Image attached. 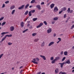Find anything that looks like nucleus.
<instances>
[{
	"instance_id": "obj_50",
	"label": "nucleus",
	"mask_w": 74,
	"mask_h": 74,
	"mask_svg": "<svg viewBox=\"0 0 74 74\" xmlns=\"http://www.w3.org/2000/svg\"><path fill=\"white\" fill-rule=\"evenodd\" d=\"M32 27H33V26H32V25H30L29 26V28H30V29H32Z\"/></svg>"
},
{
	"instance_id": "obj_6",
	"label": "nucleus",
	"mask_w": 74,
	"mask_h": 74,
	"mask_svg": "<svg viewBox=\"0 0 74 74\" xmlns=\"http://www.w3.org/2000/svg\"><path fill=\"white\" fill-rule=\"evenodd\" d=\"M24 7H25V5H22V6L18 8V10H22V9H23Z\"/></svg>"
},
{
	"instance_id": "obj_7",
	"label": "nucleus",
	"mask_w": 74,
	"mask_h": 74,
	"mask_svg": "<svg viewBox=\"0 0 74 74\" xmlns=\"http://www.w3.org/2000/svg\"><path fill=\"white\" fill-rule=\"evenodd\" d=\"M25 24V23L23 22H21V27H23V26H24V24Z\"/></svg>"
},
{
	"instance_id": "obj_42",
	"label": "nucleus",
	"mask_w": 74,
	"mask_h": 74,
	"mask_svg": "<svg viewBox=\"0 0 74 74\" xmlns=\"http://www.w3.org/2000/svg\"><path fill=\"white\" fill-rule=\"evenodd\" d=\"M36 60H37V61H39V60H40V59H39V58H36Z\"/></svg>"
},
{
	"instance_id": "obj_38",
	"label": "nucleus",
	"mask_w": 74,
	"mask_h": 74,
	"mask_svg": "<svg viewBox=\"0 0 74 74\" xmlns=\"http://www.w3.org/2000/svg\"><path fill=\"white\" fill-rule=\"evenodd\" d=\"M4 17H1L0 18V21H2V20H3V19H4Z\"/></svg>"
},
{
	"instance_id": "obj_17",
	"label": "nucleus",
	"mask_w": 74,
	"mask_h": 74,
	"mask_svg": "<svg viewBox=\"0 0 74 74\" xmlns=\"http://www.w3.org/2000/svg\"><path fill=\"white\" fill-rule=\"evenodd\" d=\"M30 5V4H27L25 6V9H27V8Z\"/></svg>"
},
{
	"instance_id": "obj_21",
	"label": "nucleus",
	"mask_w": 74,
	"mask_h": 74,
	"mask_svg": "<svg viewBox=\"0 0 74 74\" xmlns=\"http://www.w3.org/2000/svg\"><path fill=\"white\" fill-rule=\"evenodd\" d=\"M28 12H29V11L28 10L26 11V12H25V13H24V14L26 15H27V14H28Z\"/></svg>"
},
{
	"instance_id": "obj_24",
	"label": "nucleus",
	"mask_w": 74,
	"mask_h": 74,
	"mask_svg": "<svg viewBox=\"0 0 74 74\" xmlns=\"http://www.w3.org/2000/svg\"><path fill=\"white\" fill-rule=\"evenodd\" d=\"M28 14L29 15V16H32V13L31 12L29 11V12Z\"/></svg>"
},
{
	"instance_id": "obj_48",
	"label": "nucleus",
	"mask_w": 74,
	"mask_h": 74,
	"mask_svg": "<svg viewBox=\"0 0 74 74\" xmlns=\"http://www.w3.org/2000/svg\"><path fill=\"white\" fill-rule=\"evenodd\" d=\"M63 12V11L62 10L61 11L59 12V14H60Z\"/></svg>"
},
{
	"instance_id": "obj_4",
	"label": "nucleus",
	"mask_w": 74,
	"mask_h": 74,
	"mask_svg": "<svg viewBox=\"0 0 74 74\" xmlns=\"http://www.w3.org/2000/svg\"><path fill=\"white\" fill-rule=\"evenodd\" d=\"M43 25V23H41L39 25H38L36 27L37 28H39V27H40L41 26H42Z\"/></svg>"
},
{
	"instance_id": "obj_1",
	"label": "nucleus",
	"mask_w": 74,
	"mask_h": 74,
	"mask_svg": "<svg viewBox=\"0 0 74 74\" xmlns=\"http://www.w3.org/2000/svg\"><path fill=\"white\" fill-rule=\"evenodd\" d=\"M58 10H59L58 9V7H57V6H56L54 8L53 12H56L58 11Z\"/></svg>"
},
{
	"instance_id": "obj_57",
	"label": "nucleus",
	"mask_w": 74,
	"mask_h": 74,
	"mask_svg": "<svg viewBox=\"0 0 74 74\" xmlns=\"http://www.w3.org/2000/svg\"><path fill=\"white\" fill-rule=\"evenodd\" d=\"M55 23V21H53L52 22V24H54Z\"/></svg>"
},
{
	"instance_id": "obj_2",
	"label": "nucleus",
	"mask_w": 74,
	"mask_h": 74,
	"mask_svg": "<svg viewBox=\"0 0 74 74\" xmlns=\"http://www.w3.org/2000/svg\"><path fill=\"white\" fill-rule=\"evenodd\" d=\"M33 61H32V63H34L35 64H38V62H37L35 61H36V60L35 58H34L33 59Z\"/></svg>"
},
{
	"instance_id": "obj_64",
	"label": "nucleus",
	"mask_w": 74,
	"mask_h": 74,
	"mask_svg": "<svg viewBox=\"0 0 74 74\" xmlns=\"http://www.w3.org/2000/svg\"><path fill=\"white\" fill-rule=\"evenodd\" d=\"M41 74H45V73H41Z\"/></svg>"
},
{
	"instance_id": "obj_54",
	"label": "nucleus",
	"mask_w": 74,
	"mask_h": 74,
	"mask_svg": "<svg viewBox=\"0 0 74 74\" xmlns=\"http://www.w3.org/2000/svg\"><path fill=\"white\" fill-rule=\"evenodd\" d=\"M63 52L62 51L61 52L60 54L61 55H63Z\"/></svg>"
},
{
	"instance_id": "obj_31",
	"label": "nucleus",
	"mask_w": 74,
	"mask_h": 74,
	"mask_svg": "<svg viewBox=\"0 0 74 74\" xmlns=\"http://www.w3.org/2000/svg\"><path fill=\"white\" fill-rule=\"evenodd\" d=\"M35 1H36L35 0H32L31 1V3H35Z\"/></svg>"
},
{
	"instance_id": "obj_34",
	"label": "nucleus",
	"mask_w": 74,
	"mask_h": 74,
	"mask_svg": "<svg viewBox=\"0 0 74 74\" xmlns=\"http://www.w3.org/2000/svg\"><path fill=\"white\" fill-rule=\"evenodd\" d=\"M30 12H31L32 13H34V12H35V10H32L31 11H30Z\"/></svg>"
},
{
	"instance_id": "obj_25",
	"label": "nucleus",
	"mask_w": 74,
	"mask_h": 74,
	"mask_svg": "<svg viewBox=\"0 0 74 74\" xmlns=\"http://www.w3.org/2000/svg\"><path fill=\"white\" fill-rule=\"evenodd\" d=\"M5 23H6V22H3L1 24L2 26H4V25H5Z\"/></svg>"
},
{
	"instance_id": "obj_5",
	"label": "nucleus",
	"mask_w": 74,
	"mask_h": 74,
	"mask_svg": "<svg viewBox=\"0 0 74 74\" xmlns=\"http://www.w3.org/2000/svg\"><path fill=\"white\" fill-rule=\"evenodd\" d=\"M51 32H52V29L51 28H49L47 30V33H51Z\"/></svg>"
},
{
	"instance_id": "obj_39",
	"label": "nucleus",
	"mask_w": 74,
	"mask_h": 74,
	"mask_svg": "<svg viewBox=\"0 0 74 74\" xmlns=\"http://www.w3.org/2000/svg\"><path fill=\"white\" fill-rule=\"evenodd\" d=\"M3 55H4L3 54H2L0 55V59H1L2 58V56H3Z\"/></svg>"
},
{
	"instance_id": "obj_44",
	"label": "nucleus",
	"mask_w": 74,
	"mask_h": 74,
	"mask_svg": "<svg viewBox=\"0 0 74 74\" xmlns=\"http://www.w3.org/2000/svg\"><path fill=\"white\" fill-rule=\"evenodd\" d=\"M50 60H53V57H51L50 58Z\"/></svg>"
},
{
	"instance_id": "obj_30",
	"label": "nucleus",
	"mask_w": 74,
	"mask_h": 74,
	"mask_svg": "<svg viewBox=\"0 0 74 74\" xmlns=\"http://www.w3.org/2000/svg\"><path fill=\"white\" fill-rule=\"evenodd\" d=\"M28 29H26L25 30H24L23 32V33H25V32H26V31H27V30H28Z\"/></svg>"
},
{
	"instance_id": "obj_29",
	"label": "nucleus",
	"mask_w": 74,
	"mask_h": 74,
	"mask_svg": "<svg viewBox=\"0 0 74 74\" xmlns=\"http://www.w3.org/2000/svg\"><path fill=\"white\" fill-rule=\"evenodd\" d=\"M60 58V57H56V59H55V60H56V61L58 60H59V59Z\"/></svg>"
},
{
	"instance_id": "obj_23",
	"label": "nucleus",
	"mask_w": 74,
	"mask_h": 74,
	"mask_svg": "<svg viewBox=\"0 0 74 74\" xmlns=\"http://www.w3.org/2000/svg\"><path fill=\"white\" fill-rule=\"evenodd\" d=\"M5 36L6 37H12V35H11V34L9 35H7Z\"/></svg>"
},
{
	"instance_id": "obj_46",
	"label": "nucleus",
	"mask_w": 74,
	"mask_h": 74,
	"mask_svg": "<svg viewBox=\"0 0 74 74\" xmlns=\"http://www.w3.org/2000/svg\"><path fill=\"white\" fill-rule=\"evenodd\" d=\"M56 34L54 33L53 34V37H56Z\"/></svg>"
},
{
	"instance_id": "obj_8",
	"label": "nucleus",
	"mask_w": 74,
	"mask_h": 74,
	"mask_svg": "<svg viewBox=\"0 0 74 74\" xmlns=\"http://www.w3.org/2000/svg\"><path fill=\"white\" fill-rule=\"evenodd\" d=\"M59 64H60L61 67V68H62V67H63V65H64V64H65V62H64L62 63H59Z\"/></svg>"
},
{
	"instance_id": "obj_53",
	"label": "nucleus",
	"mask_w": 74,
	"mask_h": 74,
	"mask_svg": "<svg viewBox=\"0 0 74 74\" xmlns=\"http://www.w3.org/2000/svg\"><path fill=\"white\" fill-rule=\"evenodd\" d=\"M61 74H66V73L65 72H62Z\"/></svg>"
},
{
	"instance_id": "obj_26",
	"label": "nucleus",
	"mask_w": 74,
	"mask_h": 74,
	"mask_svg": "<svg viewBox=\"0 0 74 74\" xmlns=\"http://www.w3.org/2000/svg\"><path fill=\"white\" fill-rule=\"evenodd\" d=\"M38 40H39V39L38 38H36L34 40V41L35 42H37Z\"/></svg>"
},
{
	"instance_id": "obj_15",
	"label": "nucleus",
	"mask_w": 74,
	"mask_h": 74,
	"mask_svg": "<svg viewBox=\"0 0 74 74\" xmlns=\"http://www.w3.org/2000/svg\"><path fill=\"white\" fill-rule=\"evenodd\" d=\"M65 63H67V64H70V60H67L65 62Z\"/></svg>"
},
{
	"instance_id": "obj_45",
	"label": "nucleus",
	"mask_w": 74,
	"mask_h": 74,
	"mask_svg": "<svg viewBox=\"0 0 74 74\" xmlns=\"http://www.w3.org/2000/svg\"><path fill=\"white\" fill-rule=\"evenodd\" d=\"M5 7V4H3V5L2 7V8H4V7Z\"/></svg>"
},
{
	"instance_id": "obj_43",
	"label": "nucleus",
	"mask_w": 74,
	"mask_h": 74,
	"mask_svg": "<svg viewBox=\"0 0 74 74\" xmlns=\"http://www.w3.org/2000/svg\"><path fill=\"white\" fill-rule=\"evenodd\" d=\"M64 18H66V14H65L64 16Z\"/></svg>"
},
{
	"instance_id": "obj_62",
	"label": "nucleus",
	"mask_w": 74,
	"mask_h": 74,
	"mask_svg": "<svg viewBox=\"0 0 74 74\" xmlns=\"http://www.w3.org/2000/svg\"><path fill=\"white\" fill-rule=\"evenodd\" d=\"M68 21V20H66V21H65V22H66V23H67V22Z\"/></svg>"
},
{
	"instance_id": "obj_49",
	"label": "nucleus",
	"mask_w": 74,
	"mask_h": 74,
	"mask_svg": "<svg viewBox=\"0 0 74 74\" xmlns=\"http://www.w3.org/2000/svg\"><path fill=\"white\" fill-rule=\"evenodd\" d=\"M8 3H9V1H7L5 2V3L7 4Z\"/></svg>"
},
{
	"instance_id": "obj_52",
	"label": "nucleus",
	"mask_w": 74,
	"mask_h": 74,
	"mask_svg": "<svg viewBox=\"0 0 74 74\" xmlns=\"http://www.w3.org/2000/svg\"><path fill=\"white\" fill-rule=\"evenodd\" d=\"M58 39L59 40V41H61V38H58Z\"/></svg>"
},
{
	"instance_id": "obj_13",
	"label": "nucleus",
	"mask_w": 74,
	"mask_h": 74,
	"mask_svg": "<svg viewBox=\"0 0 74 74\" xmlns=\"http://www.w3.org/2000/svg\"><path fill=\"white\" fill-rule=\"evenodd\" d=\"M36 8H38V10H40L41 9V6L40 5H38L36 6Z\"/></svg>"
},
{
	"instance_id": "obj_36",
	"label": "nucleus",
	"mask_w": 74,
	"mask_h": 74,
	"mask_svg": "<svg viewBox=\"0 0 74 74\" xmlns=\"http://www.w3.org/2000/svg\"><path fill=\"white\" fill-rule=\"evenodd\" d=\"M43 23L45 24V25H47V23L46 21H44Z\"/></svg>"
},
{
	"instance_id": "obj_61",
	"label": "nucleus",
	"mask_w": 74,
	"mask_h": 74,
	"mask_svg": "<svg viewBox=\"0 0 74 74\" xmlns=\"http://www.w3.org/2000/svg\"><path fill=\"white\" fill-rule=\"evenodd\" d=\"M59 42H60V41H58L57 42V44H58V43H59Z\"/></svg>"
},
{
	"instance_id": "obj_32",
	"label": "nucleus",
	"mask_w": 74,
	"mask_h": 74,
	"mask_svg": "<svg viewBox=\"0 0 74 74\" xmlns=\"http://www.w3.org/2000/svg\"><path fill=\"white\" fill-rule=\"evenodd\" d=\"M55 61H56V60L55 59H54L53 60L52 62H51V63H55Z\"/></svg>"
},
{
	"instance_id": "obj_56",
	"label": "nucleus",
	"mask_w": 74,
	"mask_h": 74,
	"mask_svg": "<svg viewBox=\"0 0 74 74\" xmlns=\"http://www.w3.org/2000/svg\"><path fill=\"white\" fill-rule=\"evenodd\" d=\"M41 72H39L37 74H41Z\"/></svg>"
},
{
	"instance_id": "obj_37",
	"label": "nucleus",
	"mask_w": 74,
	"mask_h": 74,
	"mask_svg": "<svg viewBox=\"0 0 74 74\" xmlns=\"http://www.w3.org/2000/svg\"><path fill=\"white\" fill-rule=\"evenodd\" d=\"M65 59H66V57H64L62 60V62L64 61L65 60Z\"/></svg>"
},
{
	"instance_id": "obj_51",
	"label": "nucleus",
	"mask_w": 74,
	"mask_h": 74,
	"mask_svg": "<svg viewBox=\"0 0 74 74\" xmlns=\"http://www.w3.org/2000/svg\"><path fill=\"white\" fill-rule=\"evenodd\" d=\"M41 5H43V4H44V2H42L41 3Z\"/></svg>"
},
{
	"instance_id": "obj_11",
	"label": "nucleus",
	"mask_w": 74,
	"mask_h": 74,
	"mask_svg": "<svg viewBox=\"0 0 74 74\" xmlns=\"http://www.w3.org/2000/svg\"><path fill=\"white\" fill-rule=\"evenodd\" d=\"M40 56L41 58H43L44 60H46V58H45V56L41 55Z\"/></svg>"
},
{
	"instance_id": "obj_60",
	"label": "nucleus",
	"mask_w": 74,
	"mask_h": 74,
	"mask_svg": "<svg viewBox=\"0 0 74 74\" xmlns=\"http://www.w3.org/2000/svg\"><path fill=\"white\" fill-rule=\"evenodd\" d=\"M28 18H29V17H27V18L25 20V21H27V19H28Z\"/></svg>"
},
{
	"instance_id": "obj_47",
	"label": "nucleus",
	"mask_w": 74,
	"mask_h": 74,
	"mask_svg": "<svg viewBox=\"0 0 74 74\" xmlns=\"http://www.w3.org/2000/svg\"><path fill=\"white\" fill-rule=\"evenodd\" d=\"M5 34V32H2V33H1V34L2 35H3V34Z\"/></svg>"
},
{
	"instance_id": "obj_20",
	"label": "nucleus",
	"mask_w": 74,
	"mask_h": 74,
	"mask_svg": "<svg viewBox=\"0 0 74 74\" xmlns=\"http://www.w3.org/2000/svg\"><path fill=\"white\" fill-rule=\"evenodd\" d=\"M6 36H5V37H4V38H3L2 39H1V41H4V40L5 38H6Z\"/></svg>"
},
{
	"instance_id": "obj_28",
	"label": "nucleus",
	"mask_w": 74,
	"mask_h": 74,
	"mask_svg": "<svg viewBox=\"0 0 74 74\" xmlns=\"http://www.w3.org/2000/svg\"><path fill=\"white\" fill-rule=\"evenodd\" d=\"M67 11L68 13H69V12H70V8H69L68 10H67Z\"/></svg>"
},
{
	"instance_id": "obj_9",
	"label": "nucleus",
	"mask_w": 74,
	"mask_h": 74,
	"mask_svg": "<svg viewBox=\"0 0 74 74\" xmlns=\"http://www.w3.org/2000/svg\"><path fill=\"white\" fill-rule=\"evenodd\" d=\"M55 73L56 74H57L59 73V69L57 68L55 70Z\"/></svg>"
},
{
	"instance_id": "obj_55",
	"label": "nucleus",
	"mask_w": 74,
	"mask_h": 74,
	"mask_svg": "<svg viewBox=\"0 0 74 74\" xmlns=\"http://www.w3.org/2000/svg\"><path fill=\"white\" fill-rule=\"evenodd\" d=\"M73 10H71V11H70V13H72V12H73Z\"/></svg>"
},
{
	"instance_id": "obj_58",
	"label": "nucleus",
	"mask_w": 74,
	"mask_h": 74,
	"mask_svg": "<svg viewBox=\"0 0 74 74\" xmlns=\"http://www.w3.org/2000/svg\"><path fill=\"white\" fill-rule=\"evenodd\" d=\"M27 26H28V27L30 26V24L28 23L27 24Z\"/></svg>"
},
{
	"instance_id": "obj_12",
	"label": "nucleus",
	"mask_w": 74,
	"mask_h": 74,
	"mask_svg": "<svg viewBox=\"0 0 74 74\" xmlns=\"http://www.w3.org/2000/svg\"><path fill=\"white\" fill-rule=\"evenodd\" d=\"M54 6H55V4L52 3L50 7L51 8H53L54 7Z\"/></svg>"
},
{
	"instance_id": "obj_18",
	"label": "nucleus",
	"mask_w": 74,
	"mask_h": 74,
	"mask_svg": "<svg viewBox=\"0 0 74 74\" xmlns=\"http://www.w3.org/2000/svg\"><path fill=\"white\" fill-rule=\"evenodd\" d=\"M45 45V42H44L43 43H42L41 45V47H44V46Z\"/></svg>"
},
{
	"instance_id": "obj_27",
	"label": "nucleus",
	"mask_w": 74,
	"mask_h": 74,
	"mask_svg": "<svg viewBox=\"0 0 74 74\" xmlns=\"http://www.w3.org/2000/svg\"><path fill=\"white\" fill-rule=\"evenodd\" d=\"M58 17H55L53 18L54 21H57V20H58Z\"/></svg>"
},
{
	"instance_id": "obj_33",
	"label": "nucleus",
	"mask_w": 74,
	"mask_h": 74,
	"mask_svg": "<svg viewBox=\"0 0 74 74\" xmlns=\"http://www.w3.org/2000/svg\"><path fill=\"white\" fill-rule=\"evenodd\" d=\"M36 20H37V18H34L33 19V21H36Z\"/></svg>"
},
{
	"instance_id": "obj_16",
	"label": "nucleus",
	"mask_w": 74,
	"mask_h": 74,
	"mask_svg": "<svg viewBox=\"0 0 74 74\" xmlns=\"http://www.w3.org/2000/svg\"><path fill=\"white\" fill-rule=\"evenodd\" d=\"M61 10H62V11H66V8L64 7L63 8H62L61 9Z\"/></svg>"
},
{
	"instance_id": "obj_3",
	"label": "nucleus",
	"mask_w": 74,
	"mask_h": 74,
	"mask_svg": "<svg viewBox=\"0 0 74 74\" xmlns=\"http://www.w3.org/2000/svg\"><path fill=\"white\" fill-rule=\"evenodd\" d=\"M14 26H11L10 28V30L11 32H13L14 30Z\"/></svg>"
},
{
	"instance_id": "obj_10",
	"label": "nucleus",
	"mask_w": 74,
	"mask_h": 74,
	"mask_svg": "<svg viewBox=\"0 0 74 74\" xmlns=\"http://www.w3.org/2000/svg\"><path fill=\"white\" fill-rule=\"evenodd\" d=\"M53 44H54V42H51L48 45L49 47H50V46H51V45H53Z\"/></svg>"
},
{
	"instance_id": "obj_63",
	"label": "nucleus",
	"mask_w": 74,
	"mask_h": 74,
	"mask_svg": "<svg viewBox=\"0 0 74 74\" xmlns=\"http://www.w3.org/2000/svg\"><path fill=\"white\" fill-rule=\"evenodd\" d=\"M50 4V3H48L47 4V5H49Z\"/></svg>"
},
{
	"instance_id": "obj_22",
	"label": "nucleus",
	"mask_w": 74,
	"mask_h": 74,
	"mask_svg": "<svg viewBox=\"0 0 74 74\" xmlns=\"http://www.w3.org/2000/svg\"><path fill=\"white\" fill-rule=\"evenodd\" d=\"M67 53H68L67 51H65L64 53V55H65L66 56H67Z\"/></svg>"
},
{
	"instance_id": "obj_59",
	"label": "nucleus",
	"mask_w": 74,
	"mask_h": 74,
	"mask_svg": "<svg viewBox=\"0 0 74 74\" xmlns=\"http://www.w3.org/2000/svg\"><path fill=\"white\" fill-rule=\"evenodd\" d=\"M32 7H33V5H31L29 6V8H32Z\"/></svg>"
},
{
	"instance_id": "obj_19",
	"label": "nucleus",
	"mask_w": 74,
	"mask_h": 74,
	"mask_svg": "<svg viewBox=\"0 0 74 74\" xmlns=\"http://www.w3.org/2000/svg\"><path fill=\"white\" fill-rule=\"evenodd\" d=\"M15 10H13L12 12V15H13V14H14L15 13Z\"/></svg>"
},
{
	"instance_id": "obj_41",
	"label": "nucleus",
	"mask_w": 74,
	"mask_h": 74,
	"mask_svg": "<svg viewBox=\"0 0 74 74\" xmlns=\"http://www.w3.org/2000/svg\"><path fill=\"white\" fill-rule=\"evenodd\" d=\"M74 27V24L73 25L71 28V29H73Z\"/></svg>"
},
{
	"instance_id": "obj_35",
	"label": "nucleus",
	"mask_w": 74,
	"mask_h": 74,
	"mask_svg": "<svg viewBox=\"0 0 74 74\" xmlns=\"http://www.w3.org/2000/svg\"><path fill=\"white\" fill-rule=\"evenodd\" d=\"M37 34L36 33H34L32 34V36H35Z\"/></svg>"
},
{
	"instance_id": "obj_40",
	"label": "nucleus",
	"mask_w": 74,
	"mask_h": 74,
	"mask_svg": "<svg viewBox=\"0 0 74 74\" xmlns=\"http://www.w3.org/2000/svg\"><path fill=\"white\" fill-rule=\"evenodd\" d=\"M12 43L9 42L8 43V45H12Z\"/></svg>"
},
{
	"instance_id": "obj_14",
	"label": "nucleus",
	"mask_w": 74,
	"mask_h": 74,
	"mask_svg": "<svg viewBox=\"0 0 74 74\" xmlns=\"http://www.w3.org/2000/svg\"><path fill=\"white\" fill-rule=\"evenodd\" d=\"M15 8V5H13L11 6L10 7V10H13V9H14Z\"/></svg>"
}]
</instances>
